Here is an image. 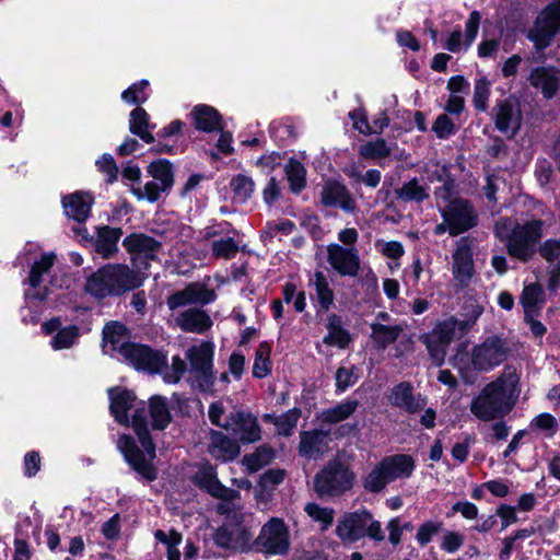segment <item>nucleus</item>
Masks as SVG:
<instances>
[{
  "label": "nucleus",
  "mask_w": 560,
  "mask_h": 560,
  "mask_svg": "<svg viewBox=\"0 0 560 560\" xmlns=\"http://www.w3.org/2000/svg\"><path fill=\"white\" fill-rule=\"evenodd\" d=\"M110 399V412L116 421L129 425L128 411L133 409L132 428L143 447L141 451L130 435L122 434L117 441V447L122 453L126 462L143 479L153 481L156 479V470L152 465L155 458V445L148 430L147 411L143 401H138L132 392L121 388L108 390Z\"/></svg>",
  "instance_id": "1"
},
{
  "label": "nucleus",
  "mask_w": 560,
  "mask_h": 560,
  "mask_svg": "<svg viewBox=\"0 0 560 560\" xmlns=\"http://www.w3.org/2000/svg\"><path fill=\"white\" fill-rule=\"evenodd\" d=\"M518 376L511 366L493 382L487 384L471 400L470 412L481 421H492L506 416L515 405Z\"/></svg>",
  "instance_id": "2"
},
{
  "label": "nucleus",
  "mask_w": 560,
  "mask_h": 560,
  "mask_svg": "<svg viewBox=\"0 0 560 560\" xmlns=\"http://www.w3.org/2000/svg\"><path fill=\"white\" fill-rule=\"evenodd\" d=\"M542 221L533 220L518 224L512 219H500L494 225L495 235L506 241L508 252L520 260H528L541 238Z\"/></svg>",
  "instance_id": "3"
},
{
  "label": "nucleus",
  "mask_w": 560,
  "mask_h": 560,
  "mask_svg": "<svg viewBox=\"0 0 560 560\" xmlns=\"http://www.w3.org/2000/svg\"><path fill=\"white\" fill-rule=\"evenodd\" d=\"M510 353L508 340L490 336L475 346L469 354L458 352L454 358V365L460 370L470 366L474 371L489 372L502 364Z\"/></svg>",
  "instance_id": "4"
},
{
  "label": "nucleus",
  "mask_w": 560,
  "mask_h": 560,
  "mask_svg": "<svg viewBox=\"0 0 560 560\" xmlns=\"http://www.w3.org/2000/svg\"><path fill=\"white\" fill-rule=\"evenodd\" d=\"M213 542L231 552L246 553L254 550V526L249 514H234L232 522H224L213 534Z\"/></svg>",
  "instance_id": "5"
},
{
  "label": "nucleus",
  "mask_w": 560,
  "mask_h": 560,
  "mask_svg": "<svg viewBox=\"0 0 560 560\" xmlns=\"http://www.w3.org/2000/svg\"><path fill=\"white\" fill-rule=\"evenodd\" d=\"M335 533L343 542H355L364 536L376 541L385 538L381 523L374 520L366 509L348 512L340 516Z\"/></svg>",
  "instance_id": "6"
},
{
  "label": "nucleus",
  "mask_w": 560,
  "mask_h": 560,
  "mask_svg": "<svg viewBox=\"0 0 560 560\" xmlns=\"http://www.w3.org/2000/svg\"><path fill=\"white\" fill-rule=\"evenodd\" d=\"M354 474L340 460H329L314 477V490L319 498L340 497L349 491Z\"/></svg>",
  "instance_id": "7"
},
{
  "label": "nucleus",
  "mask_w": 560,
  "mask_h": 560,
  "mask_svg": "<svg viewBox=\"0 0 560 560\" xmlns=\"http://www.w3.org/2000/svg\"><path fill=\"white\" fill-rule=\"evenodd\" d=\"M214 346L210 341H201L186 351V359L189 361L190 371L194 373L192 385L201 392H208L214 383L213 374Z\"/></svg>",
  "instance_id": "8"
},
{
  "label": "nucleus",
  "mask_w": 560,
  "mask_h": 560,
  "mask_svg": "<svg viewBox=\"0 0 560 560\" xmlns=\"http://www.w3.org/2000/svg\"><path fill=\"white\" fill-rule=\"evenodd\" d=\"M289 549V528L279 517H271L254 539V550L266 555L283 556L288 553Z\"/></svg>",
  "instance_id": "9"
},
{
  "label": "nucleus",
  "mask_w": 560,
  "mask_h": 560,
  "mask_svg": "<svg viewBox=\"0 0 560 560\" xmlns=\"http://www.w3.org/2000/svg\"><path fill=\"white\" fill-rule=\"evenodd\" d=\"M477 246L476 238L463 236L455 243L452 253V276L459 288H467L476 276L474 253Z\"/></svg>",
  "instance_id": "10"
},
{
  "label": "nucleus",
  "mask_w": 560,
  "mask_h": 560,
  "mask_svg": "<svg viewBox=\"0 0 560 560\" xmlns=\"http://www.w3.org/2000/svg\"><path fill=\"white\" fill-rule=\"evenodd\" d=\"M560 30V0H553L545 7L528 32V39L536 50L546 49Z\"/></svg>",
  "instance_id": "11"
},
{
  "label": "nucleus",
  "mask_w": 560,
  "mask_h": 560,
  "mask_svg": "<svg viewBox=\"0 0 560 560\" xmlns=\"http://www.w3.org/2000/svg\"><path fill=\"white\" fill-rule=\"evenodd\" d=\"M490 116L494 128L509 139L514 138L521 130L523 113L518 100L513 96L498 100Z\"/></svg>",
  "instance_id": "12"
},
{
  "label": "nucleus",
  "mask_w": 560,
  "mask_h": 560,
  "mask_svg": "<svg viewBox=\"0 0 560 560\" xmlns=\"http://www.w3.org/2000/svg\"><path fill=\"white\" fill-rule=\"evenodd\" d=\"M440 212L451 225V236L463 234L478 224V214L475 208L469 201L462 198L450 200Z\"/></svg>",
  "instance_id": "13"
},
{
  "label": "nucleus",
  "mask_w": 560,
  "mask_h": 560,
  "mask_svg": "<svg viewBox=\"0 0 560 560\" xmlns=\"http://www.w3.org/2000/svg\"><path fill=\"white\" fill-rule=\"evenodd\" d=\"M457 324L454 317H450L439 322L430 332L421 336V341L436 365L444 362L446 349L455 337Z\"/></svg>",
  "instance_id": "14"
},
{
  "label": "nucleus",
  "mask_w": 560,
  "mask_h": 560,
  "mask_svg": "<svg viewBox=\"0 0 560 560\" xmlns=\"http://www.w3.org/2000/svg\"><path fill=\"white\" fill-rule=\"evenodd\" d=\"M126 250L131 254L132 262L138 268L147 269L150 260H155L162 248L161 242L145 234L133 233L122 241Z\"/></svg>",
  "instance_id": "15"
},
{
  "label": "nucleus",
  "mask_w": 560,
  "mask_h": 560,
  "mask_svg": "<svg viewBox=\"0 0 560 560\" xmlns=\"http://www.w3.org/2000/svg\"><path fill=\"white\" fill-rule=\"evenodd\" d=\"M526 80L545 100H551L560 91V68L553 65L532 67Z\"/></svg>",
  "instance_id": "16"
},
{
  "label": "nucleus",
  "mask_w": 560,
  "mask_h": 560,
  "mask_svg": "<svg viewBox=\"0 0 560 560\" xmlns=\"http://www.w3.org/2000/svg\"><path fill=\"white\" fill-rule=\"evenodd\" d=\"M122 358L137 370L158 373L166 364V357L156 350L144 345L131 343L125 348Z\"/></svg>",
  "instance_id": "17"
},
{
  "label": "nucleus",
  "mask_w": 560,
  "mask_h": 560,
  "mask_svg": "<svg viewBox=\"0 0 560 560\" xmlns=\"http://www.w3.org/2000/svg\"><path fill=\"white\" fill-rule=\"evenodd\" d=\"M104 272L109 280L110 295H118L128 290L139 288L145 276L139 270H132L126 265L104 266Z\"/></svg>",
  "instance_id": "18"
},
{
  "label": "nucleus",
  "mask_w": 560,
  "mask_h": 560,
  "mask_svg": "<svg viewBox=\"0 0 560 560\" xmlns=\"http://www.w3.org/2000/svg\"><path fill=\"white\" fill-rule=\"evenodd\" d=\"M327 261L340 276L357 277L360 270V257L355 247L329 244Z\"/></svg>",
  "instance_id": "19"
},
{
  "label": "nucleus",
  "mask_w": 560,
  "mask_h": 560,
  "mask_svg": "<svg viewBox=\"0 0 560 560\" xmlns=\"http://www.w3.org/2000/svg\"><path fill=\"white\" fill-rule=\"evenodd\" d=\"M217 294L200 282L188 284L184 290L177 291L167 298L166 304L170 310L183 306L200 304L206 305L213 302Z\"/></svg>",
  "instance_id": "20"
},
{
  "label": "nucleus",
  "mask_w": 560,
  "mask_h": 560,
  "mask_svg": "<svg viewBox=\"0 0 560 560\" xmlns=\"http://www.w3.org/2000/svg\"><path fill=\"white\" fill-rule=\"evenodd\" d=\"M223 428L243 443H254L260 439V428L257 419L248 412L237 411L231 413Z\"/></svg>",
  "instance_id": "21"
},
{
  "label": "nucleus",
  "mask_w": 560,
  "mask_h": 560,
  "mask_svg": "<svg viewBox=\"0 0 560 560\" xmlns=\"http://www.w3.org/2000/svg\"><path fill=\"white\" fill-rule=\"evenodd\" d=\"M320 201L325 207L340 208L345 212L353 213L357 202L345 185L336 180L327 182L320 190Z\"/></svg>",
  "instance_id": "22"
},
{
  "label": "nucleus",
  "mask_w": 560,
  "mask_h": 560,
  "mask_svg": "<svg viewBox=\"0 0 560 560\" xmlns=\"http://www.w3.org/2000/svg\"><path fill=\"white\" fill-rule=\"evenodd\" d=\"M195 482L207 490L212 497L224 500H237L240 492L223 486L217 478V472L210 464H203L195 476Z\"/></svg>",
  "instance_id": "23"
},
{
  "label": "nucleus",
  "mask_w": 560,
  "mask_h": 560,
  "mask_svg": "<svg viewBox=\"0 0 560 560\" xmlns=\"http://www.w3.org/2000/svg\"><path fill=\"white\" fill-rule=\"evenodd\" d=\"M176 327L186 332L202 334L212 326L211 317L200 308L190 307L173 315Z\"/></svg>",
  "instance_id": "24"
},
{
  "label": "nucleus",
  "mask_w": 560,
  "mask_h": 560,
  "mask_svg": "<svg viewBox=\"0 0 560 560\" xmlns=\"http://www.w3.org/2000/svg\"><path fill=\"white\" fill-rule=\"evenodd\" d=\"M329 432L323 430L302 431L300 433L299 453L306 458L320 457L328 451Z\"/></svg>",
  "instance_id": "25"
},
{
  "label": "nucleus",
  "mask_w": 560,
  "mask_h": 560,
  "mask_svg": "<svg viewBox=\"0 0 560 560\" xmlns=\"http://www.w3.org/2000/svg\"><path fill=\"white\" fill-rule=\"evenodd\" d=\"M389 401L393 406L404 409L409 413L421 411L427 400L420 394L415 395L412 386L409 383H400L396 385L390 393Z\"/></svg>",
  "instance_id": "26"
},
{
  "label": "nucleus",
  "mask_w": 560,
  "mask_h": 560,
  "mask_svg": "<svg viewBox=\"0 0 560 560\" xmlns=\"http://www.w3.org/2000/svg\"><path fill=\"white\" fill-rule=\"evenodd\" d=\"M93 202L92 195L83 191H75L62 197L66 215L78 223H82L89 218Z\"/></svg>",
  "instance_id": "27"
},
{
  "label": "nucleus",
  "mask_w": 560,
  "mask_h": 560,
  "mask_svg": "<svg viewBox=\"0 0 560 560\" xmlns=\"http://www.w3.org/2000/svg\"><path fill=\"white\" fill-rule=\"evenodd\" d=\"M131 346L127 328L117 322L107 324L103 329V351L105 353H125V348Z\"/></svg>",
  "instance_id": "28"
},
{
  "label": "nucleus",
  "mask_w": 560,
  "mask_h": 560,
  "mask_svg": "<svg viewBox=\"0 0 560 560\" xmlns=\"http://www.w3.org/2000/svg\"><path fill=\"white\" fill-rule=\"evenodd\" d=\"M539 254L549 264L548 289L560 285V240H547L539 248Z\"/></svg>",
  "instance_id": "29"
},
{
  "label": "nucleus",
  "mask_w": 560,
  "mask_h": 560,
  "mask_svg": "<svg viewBox=\"0 0 560 560\" xmlns=\"http://www.w3.org/2000/svg\"><path fill=\"white\" fill-rule=\"evenodd\" d=\"M208 450L212 457L223 462L234 459L240 454L238 444L219 431H211Z\"/></svg>",
  "instance_id": "30"
},
{
  "label": "nucleus",
  "mask_w": 560,
  "mask_h": 560,
  "mask_svg": "<svg viewBox=\"0 0 560 560\" xmlns=\"http://www.w3.org/2000/svg\"><path fill=\"white\" fill-rule=\"evenodd\" d=\"M190 116L192 117L194 125L198 130L211 132L222 129L221 115L211 106L203 104L197 105L191 110Z\"/></svg>",
  "instance_id": "31"
},
{
  "label": "nucleus",
  "mask_w": 560,
  "mask_h": 560,
  "mask_svg": "<svg viewBox=\"0 0 560 560\" xmlns=\"http://www.w3.org/2000/svg\"><path fill=\"white\" fill-rule=\"evenodd\" d=\"M327 335L323 342L329 347L345 349L351 341L349 331L343 328L342 318L337 314H330L326 322Z\"/></svg>",
  "instance_id": "32"
},
{
  "label": "nucleus",
  "mask_w": 560,
  "mask_h": 560,
  "mask_svg": "<svg viewBox=\"0 0 560 560\" xmlns=\"http://www.w3.org/2000/svg\"><path fill=\"white\" fill-rule=\"evenodd\" d=\"M382 463L393 481L409 478L416 467L413 458L405 454L387 456L382 459Z\"/></svg>",
  "instance_id": "33"
},
{
  "label": "nucleus",
  "mask_w": 560,
  "mask_h": 560,
  "mask_svg": "<svg viewBox=\"0 0 560 560\" xmlns=\"http://www.w3.org/2000/svg\"><path fill=\"white\" fill-rule=\"evenodd\" d=\"M155 125L150 122L149 114L140 106H137L129 117V130L132 135L138 136L145 143H153L154 137L152 129Z\"/></svg>",
  "instance_id": "34"
},
{
  "label": "nucleus",
  "mask_w": 560,
  "mask_h": 560,
  "mask_svg": "<svg viewBox=\"0 0 560 560\" xmlns=\"http://www.w3.org/2000/svg\"><path fill=\"white\" fill-rule=\"evenodd\" d=\"M359 407L358 400L347 399L335 407L323 410L317 419L322 423L336 424L350 418Z\"/></svg>",
  "instance_id": "35"
},
{
  "label": "nucleus",
  "mask_w": 560,
  "mask_h": 560,
  "mask_svg": "<svg viewBox=\"0 0 560 560\" xmlns=\"http://www.w3.org/2000/svg\"><path fill=\"white\" fill-rule=\"evenodd\" d=\"M122 232L119 228L102 226L97 231L96 250L108 258L118 250V241Z\"/></svg>",
  "instance_id": "36"
},
{
  "label": "nucleus",
  "mask_w": 560,
  "mask_h": 560,
  "mask_svg": "<svg viewBox=\"0 0 560 560\" xmlns=\"http://www.w3.org/2000/svg\"><path fill=\"white\" fill-rule=\"evenodd\" d=\"M149 415L152 429L164 430L172 419L166 398L153 396L149 402Z\"/></svg>",
  "instance_id": "37"
},
{
  "label": "nucleus",
  "mask_w": 560,
  "mask_h": 560,
  "mask_svg": "<svg viewBox=\"0 0 560 560\" xmlns=\"http://www.w3.org/2000/svg\"><path fill=\"white\" fill-rule=\"evenodd\" d=\"M311 285L315 290L320 308L327 312L332 306L335 300L334 290L328 278L322 271H316L311 280Z\"/></svg>",
  "instance_id": "38"
},
{
  "label": "nucleus",
  "mask_w": 560,
  "mask_h": 560,
  "mask_svg": "<svg viewBox=\"0 0 560 560\" xmlns=\"http://www.w3.org/2000/svg\"><path fill=\"white\" fill-rule=\"evenodd\" d=\"M397 198L410 202H422L429 198V187L420 184L419 179L412 178L409 182L402 184V186L396 190Z\"/></svg>",
  "instance_id": "39"
},
{
  "label": "nucleus",
  "mask_w": 560,
  "mask_h": 560,
  "mask_svg": "<svg viewBox=\"0 0 560 560\" xmlns=\"http://www.w3.org/2000/svg\"><path fill=\"white\" fill-rule=\"evenodd\" d=\"M370 327L373 340L383 349L395 342L404 330L400 325H384L383 323H372Z\"/></svg>",
  "instance_id": "40"
},
{
  "label": "nucleus",
  "mask_w": 560,
  "mask_h": 560,
  "mask_svg": "<svg viewBox=\"0 0 560 560\" xmlns=\"http://www.w3.org/2000/svg\"><path fill=\"white\" fill-rule=\"evenodd\" d=\"M148 173L153 177L161 189L170 190L174 183L172 165L166 160H158L148 166Z\"/></svg>",
  "instance_id": "41"
},
{
  "label": "nucleus",
  "mask_w": 560,
  "mask_h": 560,
  "mask_svg": "<svg viewBox=\"0 0 560 560\" xmlns=\"http://www.w3.org/2000/svg\"><path fill=\"white\" fill-rule=\"evenodd\" d=\"M382 460L368 474L363 480V487L366 491L372 493L381 492L385 487L392 482L388 471L383 468Z\"/></svg>",
  "instance_id": "42"
},
{
  "label": "nucleus",
  "mask_w": 560,
  "mask_h": 560,
  "mask_svg": "<svg viewBox=\"0 0 560 560\" xmlns=\"http://www.w3.org/2000/svg\"><path fill=\"white\" fill-rule=\"evenodd\" d=\"M284 172L290 184V189L299 194L306 185V170L304 165L294 159L289 160L284 166Z\"/></svg>",
  "instance_id": "43"
},
{
  "label": "nucleus",
  "mask_w": 560,
  "mask_h": 560,
  "mask_svg": "<svg viewBox=\"0 0 560 560\" xmlns=\"http://www.w3.org/2000/svg\"><path fill=\"white\" fill-rule=\"evenodd\" d=\"M56 256L52 253L43 254L39 260L35 261L31 268L28 282L34 289L43 282V277L49 272L55 264Z\"/></svg>",
  "instance_id": "44"
},
{
  "label": "nucleus",
  "mask_w": 560,
  "mask_h": 560,
  "mask_svg": "<svg viewBox=\"0 0 560 560\" xmlns=\"http://www.w3.org/2000/svg\"><path fill=\"white\" fill-rule=\"evenodd\" d=\"M428 178L431 183H443V186L435 190V196L438 199L447 201L454 187V183L450 178L447 168L445 166L434 165V168L429 172Z\"/></svg>",
  "instance_id": "45"
},
{
  "label": "nucleus",
  "mask_w": 560,
  "mask_h": 560,
  "mask_svg": "<svg viewBox=\"0 0 560 560\" xmlns=\"http://www.w3.org/2000/svg\"><path fill=\"white\" fill-rule=\"evenodd\" d=\"M230 186L233 191L234 200L241 203L247 201L255 191L254 180L243 174L234 176L231 179Z\"/></svg>",
  "instance_id": "46"
},
{
  "label": "nucleus",
  "mask_w": 560,
  "mask_h": 560,
  "mask_svg": "<svg viewBox=\"0 0 560 560\" xmlns=\"http://www.w3.org/2000/svg\"><path fill=\"white\" fill-rule=\"evenodd\" d=\"M154 537L165 545L167 560H180V551L177 547L183 540L182 534L176 530L165 533L162 529H158L154 533Z\"/></svg>",
  "instance_id": "47"
},
{
  "label": "nucleus",
  "mask_w": 560,
  "mask_h": 560,
  "mask_svg": "<svg viewBox=\"0 0 560 560\" xmlns=\"http://www.w3.org/2000/svg\"><path fill=\"white\" fill-rule=\"evenodd\" d=\"M301 412L298 409H291L279 417L266 416V419L273 422L277 427L279 434L289 436L293 433L294 428L298 424Z\"/></svg>",
  "instance_id": "48"
},
{
  "label": "nucleus",
  "mask_w": 560,
  "mask_h": 560,
  "mask_svg": "<svg viewBox=\"0 0 560 560\" xmlns=\"http://www.w3.org/2000/svg\"><path fill=\"white\" fill-rule=\"evenodd\" d=\"M542 296L544 291L539 284L532 283L523 289L521 294V303L524 307L525 318H527L530 313H534L538 304L542 302Z\"/></svg>",
  "instance_id": "49"
},
{
  "label": "nucleus",
  "mask_w": 560,
  "mask_h": 560,
  "mask_svg": "<svg viewBox=\"0 0 560 560\" xmlns=\"http://www.w3.org/2000/svg\"><path fill=\"white\" fill-rule=\"evenodd\" d=\"M270 346L262 342L258 346L255 353V361L253 365V375L257 378L266 377L271 371L270 362Z\"/></svg>",
  "instance_id": "50"
},
{
  "label": "nucleus",
  "mask_w": 560,
  "mask_h": 560,
  "mask_svg": "<svg viewBox=\"0 0 560 560\" xmlns=\"http://www.w3.org/2000/svg\"><path fill=\"white\" fill-rule=\"evenodd\" d=\"M109 285V280L102 267L88 279L85 290L96 298H105L110 295Z\"/></svg>",
  "instance_id": "51"
},
{
  "label": "nucleus",
  "mask_w": 560,
  "mask_h": 560,
  "mask_svg": "<svg viewBox=\"0 0 560 560\" xmlns=\"http://www.w3.org/2000/svg\"><path fill=\"white\" fill-rule=\"evenodd\" d=\"M359 153L364 159H384L390 154V149L384 139L378 138L374 141H369L361 145Z\"/></svg>",
  "instance_id": "52"
},
{
  "label": "nucleus",
  "mask_w": 560,
  "mask_h": 560,
  "mask_svg": "<svg viewBox=\"0 0 560 560\" xmlns=\"http://www.w3.org/2000/svg\"><path fill=\"white\" fill-rule=\"evenodd\" d=\"M211 249L214 257L231 259L238 253V245L233 237L226 236L214 240Z\"/></svg>",
  "instance_id": "53"
},
{
  "label": "nucleus",
  "mask_w": 560,
  "mask_h": 560,
  "mask_svg": "<svg viewBox=\"0 0 560 560\" xmlns=\"http://www.w3.org/2000/svg\"><path fill=\"white\" fill-rule=\"evenodd\" d=\"M304 511L312 520L322 524L323 530H326L334 522L335 511L332 509L311 502L305 505Z\"/></svg>",
  "instance_id": "54"
},
{
  "label": "nucleus",
  "mask_w": 560,
  "mask_h": 560,
  "mask_svg": "<svg viewBox=\"0 0 560 560\" xmlns=\"http://www.w3.org/2000/svg\"><path fill=\"white\" fill-rule=\"evenodd\" d=\"M79 337V328L74 325L67 326L57 331L51 339V347L55 350H62L72 347Z\"/></svg>",
  "instance_id": "55"
},
{
  "label": "nucleus",
  "mask_w": 560,
  "mask_h": 560,
  "mask_svg": "<svg viewBox=\"0 0 560 560\" xmlns=\"http://www.w3.org/2000/svg\"><path fill=\"white\" fill-rule=\"evenodd\" d=\"M491 83L486 77H481L475 82L472 102L477 110L486 112L490 97Z\"/></svg>",
  "instance_id": "56"
},
{
  "label": "nucleus",
  "mask_w": 560,
  "mask_h": 560,
  "mask_svg": "<svg viewBox=\"0 0 560 560\" xmlns=\"http://www.w3.org/2000/svg\"><path fill=\"white\" fill-rule=\"evenodd\" d=\"M273 458V452L269 447L261 446L257 448V451L250 455H247L243 458L244 465L248 468L249 471H257L262 466L269 464Z\"/></svg>",
  "instance_id": "57"
},
{
  "label": "nucleus",
  "mask_w": 560,
  "mask_h": 560,
  "mask_svg": "<svg viewBox=\"0 0 560 560\" xmlns=\"http://www.w3.org/2000/svg\"><path fill=\"white\" fill-rule=\"evenodd\" d=\"M148 86L149 82L147 80L133 83L121 93L122 101L132 105L145 103L148 100V94L145 92Z\"/></svg>",
  "instance_id": "58"
},
{
  "label": "nucleus",
  "mask_w": 560,
  "mask_h": 560,
  "mask_svg": "<svg viewBox=\"0 0 560 560\" xmlns=\"http://www.w3.org/2000/svg\"><path fill=\"white\" fill-rule=\"evenodd\" d=\"M443 528V523L439 521H428L421 524L416 534V540L420 546L428 545L432 538Z\"/></svg>",
  "instance_id": "59"
},
{
  "label": "nucleus",
  "mask_w": 560,
  "mask_h": 560,
  "mask_svg": "<svg viewBox=\"0 0 560 560\" xmlns=\"http://www.w3.org/2000/svg\"><path fill=\"white\" fill-rule=\"evenodd\" d=\"M130 190L139 200L145 199L150 202H155L162 192L167 191L161 189V185L155 180L148 182L142 189L132 187Z\"/></svg>",
  "instance_id": "60"
},
{
  "label": "nucleus",
  "mask_w": 560,
  "mask_h": 560,
  "mask_svg": "<svg viewBox=\"0 0 560 560\" xmlns=\"http://www.w3.org/2000/svg\"><path fill=\"white\" fill-rule=\"evenodd\" d=\"M375 247L383 256L392 260H398L405 254L402 244L397 241L378 240L375 242Z\"/></svg>",
  "instance_id": "61"
},
{
  "label": "nucleus",
  "mask_w": 560,
  "mask_h": 560,
  "mask_svg": "<svg viewBox=\"0 0 560 560\" xmlns=\"http://www.w3.org/2000/svg\"><path fill=\"white\" fill-rule=\"evenodd\" d=\"M432 130L438 138L446 139L455 132V127L452 119L446 114H442L435 119Z\"/></svg>",
  "instance_id": "62"
},
{
  "label": "nucleus",
  "mask_w": 560,
  "mask_h": 560,
  "mask_svg": "<svg viewBox=\"0 0 560 560\" xmlns=\"http://www.w3.org/2000/svg\"><path fill=\"white\" fill-rule=\"evenodd\" d=\"M530 428L552 434L557 430V420L552 415L544 412L532 420Z\"/></svg>",
  "instance_id": "63"
},
{
  "label": "nucleus",
  "mask_w": 560,
  "mask_h": 560,
  "mask_svg": "<svg viewBox=\"0 0 560 560\" xmlns=\"http://www.w3.org/2000/svg\"><path fill=\"white\" fill-rule=\"evenodd\" d=\"M464 544V536L457 532L448 530L443 536L441 548L447 553L456 552Z\"/></svg>",
  "instance_id": "64"
}]
</instances>
